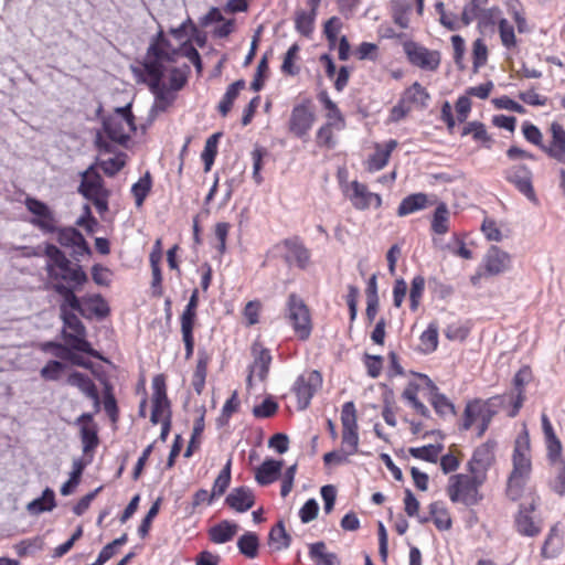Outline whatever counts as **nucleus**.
<instances>
[{"mask_svg": "<svg viewBox=\"0 0 565 565\" xmlns=\"http://www.w3.org/2000/svg\"><path fill=\"white\" fill-rule=\"evenodd\" d=\"M431 231L437 235H445L449 231V210L446 203L441 202L436 207L431 218Z\"/></svg>", "mask_w": 565, "mask_h": 565, "instance_id": "obj_46", "label": "nucleus"}, {"mask_svg": "<svg viewBox=\"0 0 565 565\" xmlns=\"http://www.w3.org/2000/svg\"><path fill=\"white\" fill-rule=\"evenodd\" d=\"M299 52L300 46L297 43H294L286 52L281 64V72L285 75L295 76L299 74V67L296 65L299 60Z\"/></svg>", "mask_w": 565, "mask_h": 565, "instance_id": "obj_57", "label": "nucleus"}, {"mask_svg": "<svg viewBox=\"0 0 565 565\" xmlns=\"http://www.w3.org/2000/svg\"><path fill=\"white\" fill-rule=\"evenodd\" d=\"M427 380L428 385L430 386V395L429 403L434 407L435 412L440 416L455 415V406L448 399V397L438 391V387L426 376H423Z\"/></svg>", "mask_w": 565, "mask_h": 565, "instance_id": "obj_35", "label": "nucleus"}, {"mask_svg": "<svg viewBox=\"0 0 565 565\" xmlns=\"http://www.w3.org/2000/svg\"><path fill=\"white\" fill-rule=\"evenodd\" d=\"M323 383L322 374L317 370H311L300 374L292 387L291 392L297 398L298 409H306L316 393L321 388Z\"/></svg>", "mask_w": 565, "mask_h": 565, "instance_id": "obj_9", "label": "nucleus"}, {"mask_svg": "<svg viewBox=\"0 0 565 565\" xmlns=\"http://www.w3.org/2000/svg\"><path fill=\"white\" fill-rule=\"evenodd\" d=\"M484 479L476 473L451 475L448 478L446 486V493L452 503H462L465 505H475L481 499L479 494V487L483 483Z\"/></svg>", "mask_w": 565, "mask_h": 565, "instance_id": "obj_4", "label": "nucleus"}, {"mask_svg": "<svg viewBox=\"0 0 565 565\" xmlns=\"http://www.w3.org/2000/svg\"><path fill=\"white\" fill-rule=\"evenodd\" d=\"M308 548L309 557L315 562V565H341L339 556L329 552L324 542L311 543Z\"/></svg>", "mask_w": 565, "mask_h": 565, "instance_id": "obj_37", "label": "nucleus"}, {"mask_svg": "<svg viewBox=\"0 0 565 565\" xmlns=\"http://www.w3.org/2000/svg\"><path fill=\"white\" fill-rule=\"evenodd\" d=\"M269 544L277 551L286 550L290 546L291 536L287 533L282 521L277 522L269 531Z\"/></svg>", "mask_w": 565, "mask_h": 565, "instance_id": "obj_45", "label": "nucleus"}, {"mask_svg": "<svg viewBox=\"0 0 565 565\" xmlns=\"http://www.w3.org/2000/svg\"><path fill=\"white\" fill-rule=\"evenodd\" d=\"M315 121L316 114L312 100L310 98H305L291 109L288 121L289 132L295 137L302 139L308 136Z\"/></svg>", "mask_w": 565, "mask_h": 565, "instance_id": "obj_10", "label": "nucleus"}, {"mask_svg": "<svg viewBox=\"0 0 565 565\" xmlns=\"http://www.w3.org/2000/svg\"><path fill=\"white\" fill-rule=\"evenodd\" d=\"M76 423L79 425L81 440L83 444V451L85 454L94 451L98 444V430L97 425L94 423L93 414H82Z\"/></svg>", "mask_w": 565, "mask_h": 565, "instance_id": "obj_22", "label": "nucleus"}, {"mask_svg": "<svg viewBox=\"0 0 565 565\" xmlns=\"http://www.w3.org/2000/svg\"><path fill=\"white\" fill-rule=\"evenodd\" d=\"M55 505V493L51 488H46L40 498L28 503L26 510L30 514L38 515L43 512L52 511Z\"/></svg>", "mask_w": 565, "mask_h": 565, "instance_id": "obj_42", "label": "nucleus"}, {"mask_svg": "<svg viewBox=\"0 0 565 565\" xmlns=\"http://www.w3.org/2000/svg\"><path fill=\"white\" fill-rule=\"evenodd\" d=\"M137 129L131 105L118 107L103 119V130L107 138L118 145H126Z\"/></svg>", "mask_w": 565, "mask_h": 565, "instance_id": "obj_7", "label": "nucleus"}, {"mask_svg": "<svg viewBox=\"0 0 565 565\" xmlns=\"http://www.w3.org/2000/svg\"><path fill=\"white\" fill-rule=\"evenodd\" d=\"M499 35L502 45L508 50H514L518 45V40L514 32V26L508 21V19H500L498 21Z\"/></svg>", "mask_w": 565, "mask_h": 565, "instance_id": "obj_55", "label": "nucleus"}, {"mask_svg": "<svg viewBox=\"0 0 565 565\" xmlns=\"http://www.w3.org/2000/svg\"><path fill=\"white\" fill-rule=\"evenodd\" d=\"M493 459L494 445L487 441L475 450L468 463L470 473H476L486 480L487 470L491 467Z\"/></svg>", "mask_w": 565, "mask_h": 565, "instance_id": "obj_20", "label": "nucleus"}, {"mask_svg": "<svg viewBox=\"0 0 565 565\" xmlns=\"http://www.w3.org/2000/svg\"><path fill=\"white\" fill-rule=\"evenodd\" d=\"M259 540L256 533L247 532L237 541L239 552L248 558H255L258 555Z\"/></svg>", "mask_w": 565, "mask_h": 565, "instance_id": "obj_52", "label": "nucleus"}, {"mask_svg": "<svg viewBox=\"0 0 565 565\" xmlns=\"http://www.w3.org/2000/svg\"><path fill=\"white\" fill-rule=\"evenodd\" d=\"M396 147L397 141L395 139L388 140L385 145L376 143L374 153L366 160V170L369 172H376L384 169Z\"/></svg>", "mask_w": 565, "mask_h": 565, "instance_id": "obj_29", "label": "nucleus"}, {"mask_svg": "<svg viewBox=\"0 0 565 565\" xmlns=\"http://www.w3.org/2000/svg\"><path fill=\"white\" fill-rule=\"evenodd\" d=\"M426 280L422 275L415 276L411 281L409 289V310L416 312L422 303Z\"/></svg>", "mask_w": 565, "mask_h": 565, "instance_id": "obj_50", "label": "nucleus"}, {"mask_svg": "<svg viewBox=\"0 0 565 565\" xmlns=\"http://www.w3.org/2000/svg\"><path fill=\"white\" fill-rule=\"evenodd\" d=\"M345 195L352 206L359 211H365L371 207L377 210L383 203L382 196L379 193L369 191L367 185L358 180H353L347 185Z\"/></svg>", "mask_w": 565, "mask_h": 565, "instance_id": "obj_16", "label": "nucleus"}, {"mask_svg": "<svg viewBox=\"0 0 565 565\" xmlns=\"http://www.w3.org/2000/svg\"><path fill=\"white\" fill-rule=\"evenodd\" d=\"M443 445L430 444L422 447H412L408 449V452L413 458L436 463L443 451Z\"/></svg>", "mask_w": 565, "mask_h": 565, "instance_id": "obj_48", "label": "nucleus"}, {"mask_svg": "<svg viewBox=\"0 0 565 565\" xmlns=\"http://www.w3.org/2000/svg\"><path fill=\"white\" fill-rule=\"evenodd\" d=\"M225 503L236 512L243 513L253 508L255 497L249 488L238 487L231 491L225 499Z\"/></svg>", "mask_w": 565, "mask_h": 565, "instance_id": "obj_30", "label": "nucleus"}, {"mask_svg": "<svg viewBox=\"0 0 565 565\" xmlns=\"http://www.w3.org/2000/svg\"><path fill=\"white\" fill-rule=\"evenodd\" d=\"M433 202L429 201V198L425 193H413L404 198L398 207H397V215L398 216H406L412 213L425 210L429 205H431Z\"/></svg>", "mask_w": 565, "mask_h": 565, "instance_id": "obj_34", "label": "nucleus"}, {"mask_svg": "<svg viewBox=\"0 0 565 565\" xmlns=\"http://www.w3.org/2000/svg\"><path fill=\"white\" fill-rule=\"evenodd\" d=\"M220 137L221 134L216 132L210 136L205 141L204 149L201 153V159L204 163V170L206 172L211 170V167L214 163L215 157L217 154V142Z\"/></svg>", "mask_w": 565, "mask_h": 565, "instance_id": "obj_58", "label": "nucleus"}, {"mask_svg": "<svg viewBox=\"0 0 565 565\" xmlns=\"http://www.w3.org/2000/svg\"><path fill=\"white\" fill-rule=\"evenodd\" d=\"M401 99L412 109H425L428 107L430 94L420 83L415 82L411 86L405 88L401 96Z\"/></svg>", "mask_w": 565, "mask_h": 565, "instance_id": "obj_31", "label": "nucleus"}, {"mask_svg": "<svg viewBox=\"0 0 565 565\" xmlns=\"http://www.w3.org/2000/svg\"><path fill=\"white\" fill-rule=\"evenodd\" d=\"M507 13L513 19L519 33L530 32L524 7L520 0H504Z\"/></svg>", "mask_w": 565, "mask_h": 565, "instance_id": "obj_41", "label": "nucleus"}, {"mask_svg": "<svg viewBox=\"0 0 565 565\" xmlns=\"http://www.w3.org/2000/svg\"><path fill=\"white\" fill-rule=\"evenodd\" d=\"M61 318L63 321L62 338L64 342L77 352L102 359L98 351L87 341V331L81 319L74 312L66 309L62 310Z\"/></svg>", "mask_w": 565, "mask_h": 565, "instance_id": "obj_6", "label": "nucleus"}, {"mask_svg": "<svg viewBox=\"0 0 565 565\" xmlns=\"http://www.w3.org/2000/svg\"><path fill=\"white\" fill-rule=\"evenodd\" d=\"M472 71L478 73L479 68L484 66L488 61V47L482 39H477L472 44Z\"/></svg>", "mask_w": 565, "mask_h": 565, "instance_id": "obj_64", "label": "nucleus"}, {"mask_svg": "<svg viewBox=\"0 0 565 565\" xmlns=\"http://www.w3.org/2000/svg\"><path fill=\"white\" fill-rule=\"evenodd\" d=\"M512 470L507 480L505 494L512 501L522 498L532 473V455L529 430L523 425L512 451Z\"/></svg>", "mask_w": 565, "mask_h": 565, "instance_id": "obj_2", "label": "nucleus"}, {"mask_svg": "<svg viewBox=\"0 0 565 565\" xmlns=\"http://www.w3.org/2000/svg\"><path fill=\"white\" fill-rule=\"evenodd\" d=\"M419 385L414 382H409L402 393V397L406 401L411 407L422 417L428 418L430 416L427 406L418 398Z\"/></svg>", "mask_w": 565, "mask_h": 565, "instance_id": "obj_43", "label": "nucleus"}, {"mask_svg": "<svg viewBox=\"0 0 565 565\" xmlns=\"http://www.w3.org/2000/svg\"><path fill=\"white\" fill-rule=\"evenodd\" d=\"M536 505V498H532L529 504L520 505L518 515L515 518L516 530L520 534L529 537H534L540 534L541 526L536 524L531 516V512L535 510Z\"/></svg>", "mask_w": 565, "mask_h": 565, "instance_id": "obj_21", "label": "nucleus"}, {"mask_svg": "<svg viewBox=\"0 0 565 565\" xmlns=\"http://www.w3.org/2000/svg\"><path fill=\"white\" fill-rule=\"evenodd\" d=\"M343 26L339 17H331L323 24V34L328 41L330 50H333L338 42V35Z\"/></svg>", "mask_w": 565, "mask_h": 565, "instance_id": "obj_60", "label": "nucleus"}, {"mask_svg": "<svg viewBox=\"0 0 565 565\" xmlns=\"http://www.w3.org/2000/svg\"><path fill=\"white\" fill-rule=\"evenodd\" d=\"M317 12L297 11L295 15V28L303 36H309L313 31Z\"/></svg>", "mask_w": 565, "mask_h": 565, "instance_id": "obj_53", "label": "nucleus"}, {"mask_svg": "<svg viewBox=\"0 0 565 565\" xmlns=\"http://www.w3.org/2000/svg\"><path fill=\"white\" fill-rule=\"evenodd\" d=\"M232 459H228L226 465L223 467V469L220 471L218 476L214 480L213 487H212V493L215 498H220L225 493L227 488L230 487L231 479H232Z\"/></svg>", "mask_w": 565, "mask_h": 565, "instance_id": "obj_56", "label": "nucleus"}, {"mask_svg": "<svg viewBox=\"0 0 565 565\" xmlns=\"http://www.w3.org/2000/svg\"><path fill=\"white\" fill-rule=\"evenodd\" d=\"M67 384L77 387L83 394L94 402L95 412H99V394L94 381L82 372H72L66 380Z\"/></svg>", "mask_w": 565, "mask_h": 565, "instance_id": "obj_27", "label": "nucleus"}, {"mask_svg": "<svg viewBox=\"0 0 565 565\" xmlns=\"http://www.w3.org/2000/svg\"><path fill=\"white\" fill-rule=\"evenodd\" d=\"M180 54L186 56L198 72L202 71L198 50L190 42L184 43L180 50L174 49L161 30L152 38L143 58L131 67L137 82L147 85L154 95L153 109L157 111H166L171 107L177 93L188 82L185 72L172 65Z\"/></svg>", "mask_w": 565, "mask_h": 565, "instance_id": "obj_1", "label": "nucleus"}, {"mask_svg": "<svg viewBox=\"0 0 565 565\" xmlns=\"http://www.w3.org/2000/svg\"><path fill=\"white\" fill-rule=\"evenodd\" d=\"M430 519L438 531H448L452 527V519L449 510L441 501H434L429 504Z\"/></svg>", "mask_w": 565, "mask_h": 565, "instance_id": "obj_39", "label": "nucleus"}, {"mask_svg": "<svg viewBox=\"0 0 565 565\" xmlns=\"http://www.w3.org/2000/svg\"><path fill=\"white\" fill-rule=\"evenodd\" d=\"M461 136H471L473 141L484 145L490 141L486 127L479 121H470L463 126Z\"/></svg>", "mask_w": 565, "mask_h": 565, "instance_id": "obj_62", "label": "nucleus"}, {"mask_svg": "<svg viewBox=\"0 0 565 565\" xmlns=\"http://www.w3.org/2000/svg\"><path fill=\"white\" fill-rule=\"evenodd\" d=\"M562 548H563L562 539L558 536V534L554 530H552L544 542V545L541 551V555L544 558H555L561 554Z\"/></svg>", "mask_w": 565, "mask_h": 565, "instance_id": "obj_59", "label": "nucleus"}, {"mask_svg": "<svg viewBox=\"0 0 565 565\" xmlns=\"http://www.w3.org/2000/svg\"><path fill=\"white\" fill-rule=\"evenodd\" d=\"M83 307L85 309L86 318L93 316L103 319L106 318L109 312V306L102 295H93L83 298Z\"/></svg>", "mask_w": 565, "mask_h": 565, "instance_id": "obj_40", "label": "nucleus"}, {"mask_svg": "<svg viewBox=\"0 0 565 565\" xmlns=\"http://www.w3.org/2000/svg\"><path fill=\"white\" fill-rule=\"evenodd\" d=\"M244 87H245L244 79H238V81L232 83L227 87L223 98L221 99V102L218 104V111L223 117L227 116V114L231 111L235 99L237 98L239 92Z\"/></svg>", "mask_w": 565, "mask_h": 565, "instance_id": "obj_44", "label": "nucleus"}, {"mask_svg": "<svg viewBox=\"0 0 565 565\" xmlns=\"http://www.w3.org/2000/svg\"><path fill=\"white\" fill-rule=\"evenodd\" d=\"M210 362L211 355L205 350H199L196 366L192 376V385L198 394H201L204 390Z\"/></svg>", "mask_w": 565, "mask_h": 565, "instance_id": "obj_38", "label": "nucleus"}, {"mask_svg": "<svg viewBox=\"0 0 565 565\" xmlns=\"http://www.w3.org/2000/svg\"><path fill=\"white\" fill-rule=\"evenodd\" d=\"M83 287H73L63 285H54L55 292L62 297L63 302L61 305V311L63 309L68 310L70 308L73 311L79 312L82 316H86L85 309L83 307V299L81 300L76 296V291L81 290Z\"/></svg>", "mask_w": 565, "mask_h": 565, "instance_id": "obj_32", "label": "nucleus"}, {"mask_svg": "<svg viewBox=\"0 0 565 565\" xmlns=\"http://www.w3.org/2000/svg\"><path fill=\"white\" fill-rule=\"evenodd\" d=\"M532 381V371L529 366H522L513 377V388L510 393L500 396V405L505 409V399L512 404L511 408H507V416L514 417L519 413L524 402V387Z\"/></svg>", "mask_w": 565, "mask_h": 565, "instance_id": "obj_14", "label": "nucleus"}, {"mask_svg": "<svg viewBox=\"0 0 565 565\" xmlns=\"http://www.w3.org/2000/svg\"><path fill=\"white\" fill-rule=\"evenodd\" d=\"M551 140L543 143L542 150L558 162L565 163V129L556 121L550 126Z\"/></svg>", "mask_w": 565, "mask_h": 565, "instance_id": "obj_23", "label": "nucleus"}, {"mask_svg": "<svg viewBox=\"0 0 565 565\" xmlns=\"http://www.w3.org/2000/svg\"><path fill=\"white\" fill-rule=\"evenodd\" d=\"M438 348V324L431 322L419 337V349L423 353L429 354Z\"/></svg>", "mask_w": 565, "mask_h": 565, "instance_id": "obj_47", "label": "nucleus"}, {"mask_svg": "<svg viewBox=\"0 0 565 565\" xmlns=\"http://www.w3.org/2000/svg\"><path fill=\"white\" fill-rule=\"evenodd\" d=\"M127 154L119 152L115 157L100 160L95 166L99 167L107 177H115L126 166Z\"/></svg>", "mask_w": 565, "mask_h": 565, "instance_id": "obj_54", "label": "nucleus"}, {"mask_svg": "<svg viewBox=\"0 0 565 565\" xmlns=\"http://www.w3.org/2000/svg\"><path fill=\"white\" fill-rule=\"evenodd\" d=\"M492 412L487 403L473 401L467 404L463 413L462 428H476L477 437L483 436L491 423Z\"/></svg>", "mask_w": 565, "mask_h": 565, "instance_id": "obj_15", "label": "nucleus"}, {"mask_svg": "<svg viewBox=\"0 0 565 565\" xmlns=\"http://www.w3.org/2000/svg\"><path fill=\"white\" fill-rule=\"evenodd\" d=\"M542 429L544 434V440L546 446V456L551 463H556L562 455V443L557 438L554 428L552 426L551 420L548 419L546 414H542L541 416Z\"/></svg>", "mask_w": 565, "mask_h": 565, "instance_id": "obj_28", "label": "nucleus"}, {"mask_svg": "<svg viewBox=\"0 0 565 565\" xmlns=\"http://www.w3.org/2000/svg\"><path fill=\"white\" fill-rule=\"evenodd\" d=\"M152 412L150 420L157 425L161 420L170 418V402L167 396L166 377L158 374L152 380Z\"/></svg>", "mask_w": 565, "mask_h": 565, "instance_id": "obj_18", "label": "nucleus"}, {"mask_svg": "<svg viewBox=\"0 0 565 565\" xmlns=\"http://www.w3.org/2000/svg\"><path fill=\"white\" fill-rule=\"evenodd\" d=\"M55 233L57 234V242L63 247L72 248L75 255H90V248L78 230L74 227H57Z\"/></svg>", "mask_w": 565, "mask_h": 565, "instance_id": "obj_19", "label": "nucleus"}, {"mask_svg": "<svg viewBox=\"0 0 565 565\" xmlns=\"http://www.w3.org/2000/svg\"><path fill=\"white\" fill-rule=\"evenodd\" d=\"M286 319L299 340L306 341L310 338L313 329L311 311L305 300L295 292L287 298Z\"/></svg>", "mask_w": 565, "mask_h": 565, "instance_id": "obj_8", "label": "nucleus"}, {"mask_svg": "<svg viewBox=\"0 0 565 565\" xmlns=\"http://www.w3.org/2000/svg\"><path fill=\"white\" fill-rule=\"evenodd\" d=\"M44 255L46 256L45 269L53 286L65 284L66 286L83 287L88 281V276L83 267L71 262L55 245L46 244Z\"/></svg>", "mask_w": 565, "mask_h": 565, "instance_id": "obj_3", "label": "nucleus"}, {"mask_svg": "<svg viewBox=\"0 0 565 565\" xmlns=\"http://www.w3.org/2000/svg\"><path fill=\"white\" fill-rule=\"evenodd\" d=\"M319 100L322 103L324 109L327 110L326 117L328 121L335 122L338 126V129H342L344 127V117L341 114L339 107L337 104L331 100L327 92H321L318 95Z\"/></svg>", "mask_w": 565, "mask_h": 565, "instance_id": "obj_51", "label": "nucleus"}, {"mask_svg": "<svg viewBox=\"0 0 565 565\" xmlns=\"http://www.w3.org/2000/svg\"><path fill=\"white\" fill-rule=\"evenodd\" d=\"M238 531V525L234 522L224 520L209 530V539L215 544H224L234 539Z\"/></svg>", "mask_w": 565, "mask_h": 565, "instance_id": "obj_36", "label": "nucleus"}, {"mask_svg": "<svg viewBox=\"0 0 565 565\" xmlns=\"http://www.w3.org/2000/svg\"><path fill=\"white\" fill-rule=\"evenodd\" d=\"M282 468L281 460L265 459L263 463L255 470V480L259 486H268L274 483L280 476Z\"/></svg>", "mask_w": 565, "mask_h": 565, "instance_id": "obj_33", "label": "nucleus"}, {"mask_svg": "<svg viewBox=\"0 0 565 565\" xmlns=\"http://www.w3.org/2000/svg\"><path fill=\"white\" fill-rule=\"evenodd\" d=\"M407 61L423 71L435 72L439 68L441 55L439 51L429 50L414 41L403 43Z\"/></svg>", "mask_w": 565, "mask_h": 565, "instance_id": "obj_11", "label": "nucleus"}, {"mask_svg": "<svg viewBox=\"0 0 565 565\" xmlns=\"http://www.w3.org/2000/svg\"><path fill=\"white\" fill-rule=\"evenodd\" d=\"M253 362L248 366L246 383L248 387L253 385V377L257 376L259 381H265L268 376L273 361L269 349L265 348L260 341H254L250 347Z\"/></svg>", "mask_w": 565, "mask_h": 565, "instance_id": "obj_17", "label": "nucleus"}, {"mask_svg": "<svg viewBox=\"0 0 565 565\" xmlns=\"http://www.w3.org/2000/svg\"><path fill=\"white\" fill-rule=\"evenodd\" d=\"M152 188V179L149 172H146L136 183L131 186V194L135 199L137 207H141Z\"/></svg>", "mask_w": 565, "mask_h": 565, "instance_id": "obj_49", "label": "nucleus"}, {"mask_svg": "<svg viewBox=\"0 0 565 565\" xmlns=\"http://www.w3.org/2000/svg\"><path fill=\"white\" fill-rule=\"evenodd\" d=\"M24 205L26 210L33 215L30 220V223L38 227L44 234H53L57 231V221L55 218L54 212L50 209V206L31 196H26L24 200Z\"/></svg>", "mask_w": 565, "mask_h": 565, "instance_id": "obj_13", "label": "nucleus"}, {"mask_svg": "<svg viewBox=\"0 0 565 565\" xmlns=\"http://www.w3.org/2000/svg\"><path fill=\"white\" fill-rule=\"evenodd\" d=\"M282 245L287 249L285 260L288 264L295 263L300 269L307 268L310 263V250L298 237L287 238Z\"/></svg>", "mask_w": 565, "mask_h": 565, "instance_id": "obj_26", "label": "nucleus"}, {"mask_svg": "<svg viewBox=\"0 0 565 565\" xmlns=\"http://www.w3.org/2000/svg\"><path fill=\"white\" fill-rule=\"evenodd\" d=\"M488 1L489 0H470L461 12L462 24L468 25L475 20H478L480 25L493 23L492 10L486 9Z\"/></svg>", "mask_w": 565, "mask_h": 565, "instance_id": "obj_24", "label": "nucleus"}, {"mask_svg": "<svg viewBox=\"0 0 565 565\" xmlns=\"http://www.w3.org/2000/svg\"><path fill=\"white\" fill-rule=\"evenodd\" d=\"M205 424H204V415L202 414L199 418L195 419L193 425V431L189 445L184 451V457L190 458L195 450L200 448L201 445V436L203 434Z\"/></svg>", "mask_w": 565, "mask_h": 565, "instance_id": "obj_63", "label": "nucleus"}, {"mask_svg": "<svg viewBox=\"0 0 565 565\" xmlns=\"http://www.w3.org/2000/svg\"><path fill=\"white\" fill-rule=\"evenodd\" d=\"M342 449L349 455H355L359 450V433L356 409L353 402H347L341 409Z\"/></svg>", "mask_w": 565, "mask_h": 565, "instance_id": "obj_12", "label": "nucleus"}, {"mask_svg": "<svg viewBox=\"0 0 565 565\" xmlns=\"http://www.w3.org/2000/svg\"><path fill=\"white\" fill-rule=\"evenodd\" d=\"M507 179L530 201L536 202V195L532 185V174L529 169L523 166H515L508 171Z\"/></svg>", "mask_w": 565, "mask_h": 565, "instance_id": "obj_25", "label": "nucleus"}, {"mask_svg": "<svg viewBox=\"0 0 565 565\" xmlns=\"http://www.w3.org/2000/svg\"><path fill=\"white\" fill-rule=\"evenodd\" d=\"M78 193L90 201L100 215L108 212L110 190L105 186L104 179L97 171L95 164L89 166L81 173Z\"/></svg>", "mask_w": 565, "mask_h": 565, "instance_id": "obj_5", "label": "nucleus"}, {"mask_svg": "<svg viewBox=\"0 0 565 565\" xmlns=\"http://www.w3.org/2000/svg\"><path fill=\"white\" fill-rule=\"evenodd\" d=\"M435 10L439 14V22L448 30L455 31L463 25L461 15L458 17L456 13L447 12L443 2H437Z\"/></svg>", "mask_w": 565, "mask_h": 565, "instance_id": "obj_61", "label": "nucleus"}]
</instances>
